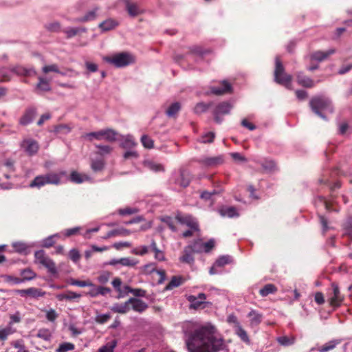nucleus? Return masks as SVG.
Wrapping results in <instances>:
<instances>
[{
  "mask_svg": "<svg viewBox=\"0 0 352 352\" xmlns=\"http://www.w3.org/2000/svg\"><path fill=\"white\" fill-rule=\"evenodd\" d=\"M190 352H217L223 346V340L214 335V327H202L191 333L186 340Z\"/></svg>",
  "mask_w": 352,
  "mask_h": 352,
  "instance_id": "f257e3e1",
  "label": "nucleus"
},
{
  "mask_svg": "<svg viewBox=\"0 0 352 352\" xmlns=\"http://www.w3.org/2000/svg\"><path fill=\"white\" fill-rule=\"evenodd\" d=\"M67 173L65 170L58 172H50L45 175L36 176L30 184V188H41L47 184L59 185L61 184V179L66 176Z\"/></svg>",
  "mask_w": 352,
  "mask_h": 352,
  "instance_id": "f03ea898",
  "label": "nucleus"
},
{
  "mask_svg": "<svg viewBox=\"0 0 352 352\" xmlns=\"http://www.w3.org/2000/svg\"><path fill=\"white\" fill-rule=\"evenodd\" d=\"M309 106L312 111L318 116L324 120H327V117L323 112H333V107L331 101L324 96H316L311 99Z\"/></svg>",
  "mask_w": 352,
  "mask_h": 352,
  "instance_id": "7ed1b4c3",
  "label": "nucleus"
},
{
  "mask_svg": "<svg viewBox=\"0 0 352 352\" xmlns=\"http://www.w3.org/2000/svg\"><path fill=\"white\" fill-rule=\"evenodd\" d=\"M291 75L285 72V68L279 57L275 58L274 80L279 85L285 86L289 89H292Z\"/></svg>",
  "mask_w": 352,
  "mask_h": 352,
  "instance_id": "20e7f679",
  "label": "nucleus"
},
{
  "mask_svg": "<svg viewBox=\"0 0 352 352\" xmlns=\"http://www.w3.org/2000/svg\"><path fill=\"white\" fill-rule=\"evenodd\" d=\"M118 133L112 129H106L98 131L90 132L84 134L82 137L89 142L94 140H104L109 142H113L117 140Z\"/></svg>",
  "mask_w": 352,
  "mask_h": 352,
  "instance_id": "39448f33",
  "label": "nucleus"
},
{
  "mask_svg": "<svg viewBox=\"0 0 352 352\" xmlns=\"http://www.w3.org/2000/svg\"><path fill=\"white\" fill-rule=\"evenodd\" d=\"M103 60L116 67H124L134 63V58L127 52H121L111 56H105Z\"/></svg>",
  "mask_w": 352,
  "mask_h": 352,
  "instance_id": "423d86ee",
  "label": "nucleus"
},
{
  "mask_svg": "<svg viewBox=\"0 0 352 352\" xmlns=\"http://www.w3.org/2000/svg\"><path fill=\"white\" fill-rule=\"evenodd\" d=\"M34 257L36 262L46 267L50 274L53 275L57 274L58 271L55 263L45 254L43 250L36 251Z\"/></svg>",
  "mask_w": 352,
  "mask_h": 352,
  "instance_id": "0eeeda50",
  "label": "nucleus"
},
{
  "mask_svg": "<svg viewBox=\"0 0 352 352\" xmlns=\"http://www.w3.org/2000/svg\"><path fill=\"white\" fill-rule=\"evenodd\" d=\"M332 292L329 294V302L331 306L339 307L344 300V296L341 294L338 283L333 282L331 284Z\"/></svg>",
  "mask_w": 352,
  "mask_h": 352,
  "instance_id": "6e6552de",
  "label": "nucleus"
},
{
  "mask_svg": "<svg viewBox=\"0 0 352 352\" xmlns=\"http://www.w3.org/2000/svg\"><path fill=\"white\" fill-rule=\"evenodd\" d=\"M175 219L181 224L186 225L195 231L199 230L198 222L192 215L183 214L178 212L175 215Z\"/></svg>",
  "mask_w": 352,
  "mask_h": 352,
  "instance_id": "1a4fd4ad",
  "label": "nucleus"
},
{
  "mask_svg": "<svg viewBox=\"0 0 352 352\" xmlns=\"http://www.w3.org/2000/svg\"><path fill=\"white\" fill-rule=\"evenodd\" d=\"M232 107V104L228 102H222L218 104L213 111L215 122L221 123L222 120L219 116L229 113Z\"/></svg>",
  "mask_w": 352,
  "mask_h": 352,
  "instance_id": "9d476101",
  "label": "nucleus"
},
{
  "mask_svg": "<svg viewBox=\"0 0 352 352\" xmlns=\"http://www.w3.org/2000/svg\"><path fill=\"white\" fill-rule=\"evenodd\" d=\"M90 289L88 292L86 293V295L89 296L90 297L95 298L99 295L106 296L107 294L111 292V289L106 287L102 286H97L92 283V285H89Z\"/></svg>",
  "mask_w": 352,
  "mask_h": 352,
  "instance_id": "9b49d317",
  "label": "nucleus"
},
{
  "mask_svg": "<svg viewBox=\"0 0 352 352\" xmlns=\"http://www.w3.org/2000/svg\"><path fill=\"white\" fill-rule=\"evenodd\" d=\"M21 146L29 155H35L38 150L37 142L32 139L23 140Z\"/></svg>",
  "mask_w": 352,
  "mask_h": 352,
  "instance_id": "f8f14e48",
  "label": "nucleus"
},
{
  "mask_svg": "<svg viewBox=\"0 0 352 352\" xmlns=\"http://www.w3.org/2000/svg\"><path fill=\"white\" fill-rule=\"evenodd\" d=\"M129 302L131 309L138 313H142L148 308V305L145 302L137 298H130Z\"/></svg>",
  "mask_w": 352,
  "mask_h": 352,
  "instance_id": "ddd939ff",
  "label": "nucleus"
},
{
  "mask_svg": "<svg viewBox=\"0 0 352 352\" xmlns=\"http://www.w3.org/2000/svg\"><path fill=\"white\" fill-rule=\"evenodd\" d=\"M296 76V81L299 85L307 88H311L314 87V81L311 78L305 75L302 72H297Z\"/></svg>",
  "mask_w": 352,
  "mask_h": 352,
  "instance_id": "4468645a",
  "label": "nucleus"
},
{
  "mask_svg": "<svg viewBox=\"0 0 352 352\" xmlns=\"http://www.w3.org/2000/svg\"><path fill=\"white\" fill-rule=\"evenodd\" d=\"M125 4L126 10L131 16L135 17L143 13V11L138 3H132L129 0H126Z\"/></svg>",
  "mask_w": 352,
  "mask_h": 352,
  "instance_id": "2eb2a0df",
  "label": "nucleus"
},
{
  "mask_svg": "<svg viewBox=\"0 0 352 352\" xmlns=\"http://www.w3.org/2000/svg\"><path fill=\"white\" fill-rule=\"evenodd\" d=\"M190 247L186 246L182 252V255L179 258V261L182 263L192 265L195 261L194 254Z\"/></svg>",
  "mask_w": 352,
  "mask_h": 352,
  "instance_id": "dca6fc26",
  "label": "nucleus"
},
{
  "mask_svg": "<svg viewBox=\"0 0 352 352\" xmlns=\"http://www.w3.org/2000/svg\"><path fill=\"white\" fill-rule=\"evenodd\" d=\"M200 162L206 167H214L223 162L221 156L205 157L200 160Z\"/></svg>",
  "mask_w": 352,
  "mask_h": 352,
  "instance_id": "f3484780",
  "label": "nucleus"
},
{
  "mask_svg": "<svg viewBox=\"0 0 352 352\" xmlns=\"http://www.w3.org/2000/svg\"><path fill=\"white\" fill-rule=\"evenodd\" d=\"M191 177L189 172L185 170H180L179 178L176 179L175 183L184 188L187 187L190 182Z\"/></svg>",
  "mask_w": 352,
  "mask_h": 352,
  "instance_id": "a211bd4d",
  "label": "nucleus"
},
{
  "mask_svg": "<svg viewBox=\"0 0 352 352\" xmlns=\"http://www.w3.org/2000/svg\"><path fill=\"white\" fill-rule=\"evenodd\" d=\"M335 52V49H330L327 52L316 51L311 54V58L318 61H322L327 59L329 56L333 54Z\"/></svg>",
  "mask_w": 352,
  "mask_h": 352,
  "instance_id": "6ab92c4d",
  "label": "nucleus"
},
{
  "mask_svg": "<svg viewBox=\"0 0 352 352\" xmlns=\"http://www.w3.org/2000/svg\"><path fill=\"white\" fill-rule=\"evenodd\" d=\"M111 310L115 313L118 314H126L131 310L130 304L129 302V300L126 301L124 303H115L111 307Z\"/></svg>",
  "mask_w": 352,
  "mask_h": 352,
  "instance_id": "aec40b11",
  "label": "nucleus"
},
{
  "mask_svg": "<svg viewBox=\"0 0 352 352\" xmlns=\"http://www.w3.org/2000/svg\"><path fill=\"white\" fill-rule=\"evenodd\" d=\"M36 114V111L34 108H30L26 111L25 114L20 119V124L22 125H27L30 123Z\"/></svg>",
  "mask_w": 352,
  "mask_h": 352,
  "instance_id": "412c9836",
  "label": "nucleus"
},
{
  "mask_svg": "<svg viewBox=\"0 0 352 352\" xmlns=\"http://www.w3.org/2000/svg\"><path fill=\"white\" fill-rule=\"evenodd\" d=\"M10 69L12 72H14V74H16L19 76H33V75L36 74V72L33 69H32V68L27 69L25 67L19 66V65L13 67Z\"/></svg>",
  "mask_w": 352,
  "mask_h": 352,
  "instance_id": "4be33fe9",
  "label": "nucleus"
},
{
  "mask_svg": "<svg viewBox=\"0 0 352 352\" xmlns=\"http://www.w3.org/2000/svg\"><path fill=\"white\" fill-rule=\"evenodd\" d=\"M38 82L36 85V89L38 91H49L51 90L50 81L43 77L38 78Z\"/></svg>",
  "mask_w": 352,
  "mask_h": 352,
  "instance_id": "5701e85b",
  "label": "nucleus"
},
{
  "mask_svg": "<svg viewBox=\"0 0 352 352\" xmlns=\"http://www.w3.org/2000/svg\"><path fill=\"white\" fill-rule=\"evenodd\" d=\"M137 145L132 135H128L123 137L120 146L124 149H132Z\"/></svg>",
  "mask_w": 352,
  "mask_h": 352,
  "instance_id": "b1692460",
  "label": "nucleus"
},
{
  "mask_svg": "<svg viewBox=\"0 0 352 352\" xmlns=\"http://www.w3.org/2000/svg\"><path fill=\"white\" fill-rule=\"evenodd\" d=\"M131 233L129 230L121 228L117 230H113L107 233V234L103 237L104 239H109L111 237L121 235V236H128Z\"/></svg>",
  "mask_w": 352,
  "mask_h": 352,
  "instance_id": "393cba45",
  "label": "nucleus"
},
{
  "mask_svg": "<svg viewBox=\"0 0 352 352\" xmlns=\"http://www.w3.org/2000/svg\"><path fill=\"white\" fill-rule=\"evenodd\" d=\"M118 23L116 21H115L112 19H109L100 23L99 24V28L102 31H109V30L114 29L116 27L118 26Z\"/></svg>",
  "mask_w": 352,
  "mask_h": 352,
  "instance_id": "a878e982",
  "label": "nucleus"
},
{
  "mask_svg": "<svg viewBox=\"0 0 352 352\" xmlns=\"http://www.w3.org/2000/svg\"><path fill=\"white\" fill-rule=\"evenodd\" d=\"M248 316L250 318V322L252 327L259 324L262 320V315L255 310L250 311Z\"/></svg>",
  "mask_w": 352,
  "mask_h": 352,
  "instance_id": "bb28decb",
  "label": "nucleus"
},
{
  "mask_svg": "<svg viewBox=\"0 0 352 352\" xmlns=\"http://www.w3.org/2000/svg\"><path fill=\"white\" fill-rule=\"evenodd\" d=\"M231 86L230 83H228L227 81H223L222 82V87L217 88V87H212L211 89V91L212 94L215 95H222L226 93H228L230 91Z\"/></svg>",
  "mask_w": 352,
  "mask_h": 352,
  "instance_id": "cd10ccee",
  "label": "nucleus"
},
{
  "mask_svg": "<svg viewBox=\"0 0 352 352\" xmlns=\"http://www.w3.org/2000/svg\"><path fill=\"white\" fill-rule=\"evenodd\" d=\"M89 178L87 175H82L77 171H72L70 175L71 182L76 184H80L85 181L88 180Z\"/></svg>",
  "mask_w": 352,
  "mask_h": 352,
  "instance_id": "c85d7f7f",
  "label": "nucleus"
},
{
  "mask_svg": "<svg viewBox=\"0 0 352 352\" xmlns=\"http://www.w3.org/2000/svg\"><path fill=\"white\" fill-rule=\"evenodd\" d=\"M276 291L277 287L274 285L269 283L259 290V294L261 296L265 297L270 294H274Z\"/></svg>",
  "mask_w": 352,
  "mask_h": 352,
  "instance_id": "c756f323",
  "label": "nucleus"
},
{
  "mask_svg": "<svg viewBox=\"0 0 352 352\" xmlns=\"http://www.w3.org/2000/svg\"><path fill=\"white\" fill-rule=\"evenodd\" d=\"M340 341L338 340H331L324 345H322L321 347L318 349L319 352H327L329 351L333 350L336 348V346L340 344Z\"/></svg>",
  "mask_w": 352,
  "mask_h": 352,
  "instance_id": "7c9ffc66",
  "label": "nucleus"
},
{
  "mask_svg": "<svg viewBox=\"0 0 352 352\" xmlns=\"http://www.w3.org/2000/svg\"><path fill=\"white\" fill-rule=\"evenodd\" d=\"M144 166L149 170L155 172H161L164 170V166L153 161H145Z\"/></svg>",
  "mask_w": 352,
  "mask_h": 352,
  "instance_id": "2f4dec72",
  "label": "nucleus"
},
{
  "mask_svg": "<svg viewBox=\"0 0 352 352\" xmlns=\"http://www.w3.org/2000/svg\"><path fill=\"white\" fill-rule=\"evenodd\" d=\"M219 213L222 217H234L238 216V213L234 207L223 208L219 210Z\"/></svg>",
  "mask_w": 352,
  "mask_h": 352,
  "instance_id": "473e14b6",
  "label": "nucleus"
},
{
  "mask_svg": "<svg viewBox=\"0 0 352 352\" xmlns=\"http://www.w3.org/2000/svg\"><path fill=\"white\" fill-rule=\"evenodd\" d=\"M261 165L266 173H272L276 169V163L273 160H265Z\"/></svg>",
  "mask_w": 352,
  "mask_h": 352,
  "instance_id": "72a5a7b5",
  "label": "nucleus"
},
{
  "mask_svg": "<svg viewBox=\"0 0 352 352\" xmlns=\"http://www.w3.org/2000/svg\"><path fill=\"white\" fill-rule=\"evenodd\" d=\"M87 31L85 28H73L65 30L63 32L66 34L67 38H72L80 32H85Z\"/></svg>",
  "mask_w": 352,
  "mask_h": 352,
  "instance_id": "f704fd0d",
  "label": "nucleus"
},
{
  "mask_svg": "<svg viewBox=\"0 0 352 352\" xmlns=\"http://www.w3.org/2000/svg\"><path fill=\"white\" fill-rule=\"evenodd\" d=\"M181 106L179 102L172 104L166 110V114L169 117L175 116L177 113L180 110Z\"/></svg>",
  "mask_w": 352,
  "mask_h": 352,
  "instance_id": "c9c22d12",
  "label": "nucleus"
},
{
  "mask_svg": "<svg viewBox=\"0 0 352 352\" xmlns=\"http://www.w3.org/2000/svg\"><path fill=\"white\" fill-rule=\"evenodd\" d=\"M138 263V261L128 257L121 258L119 259V264L123 266L133 267Z\"/></svg>",
  "mask_w": 352,
  "mask_h": 352,
  "instance_id": "e433bc0d",
  "label": "nucleus"
},
{
  "mask_svg": "<svg viewBox=\"0 0 352 352\" xmlns=\"http://www.w3.org/2000/svg\"><path fill=\"white\" fill-rule=\"evenodd\" d=\"M96 11L97 10H93L88 12L83 17L77 19L76 21L77 22H86L89 21L94 20L96 17Z\"/></svg>",
  "mask_w": 352,
  "mask_h": 352,
  "instance_id": "4c0bfd02",
  "label": "nucleus"
},
{
  "mask_svg": "<svg viewBox=\"0 0 352 352\" xmlns=\"http://www.w3.org/2000/svg\"><path fill=\"white\" fill-rule=\"evenodd\" d=\"M187 246L190 247L192 249V252H194L195 254L201 253L204 251L202 241L201 240H196L192 243Z\"/></svg>",
  "mask_w": 352,
  "mask_h": 352,
  "instance_id": "58836bf2",
  "label": "nucleus"
},
{
  "mask_svg": "<svg viewBox=\"0 0 352 352\" xmlns=\"http://www.w3.org/2000/svg\"><path fill=\"white\" fill-rule=\"evenodd\" d=\"M182 283V278L179 276H173L169 283L166 287V289H172L174 287L179 286Z\"/></svg>",
  "mask_w": 352,
  "mask_h": 352,
  "instance_id": "ea45409f",
  "label": "nucleus"
},
{
  "mask_svg": "<svg viewBox=\"0 0 352 352\" xmlns=\"http://www.w3.org/2000/svg\"><path fill=\"white\" fill-rule=\"evenodd\" d=\"M151 247L152 248V250L154 251L155 252V258L159 261H164V254L162 251H160L157 247V244L155 243V241H152L151 242Z\"/></svg>",
  "mask_w": 352,
  "mask_h": 352,
  "instance_id": "a19ab883",
  "label": "nucleus"
},
{
  "mask_svg": "<svg viewBox=\"0 0 352 352\" xmlns=\"http://www.w3.org/2000/svg\"><path fill=\"white\" fill-rule=\"evenodd\" d=\"M69 283L72 285L78 286L80 287H89V285H92V283L89 280H78L74 278L69 279Z\"/></svg>",
  "mask_w": 352,
  "mask_h": 352,
  "instance_id": "79ce46f5",
  "label": "nucleus"
},
{
  "mask_svg": "<svg viewBox=\"0 0 352 352\" xmlns=\"http://www.w3.org/2000/svg\"><path fill=\"white\" fill-rule=\"evenodd\" d=\"M104 164L102 160H91V168L94 172L100 171L103 169Z\"/></svg>",
  "mask_w": 352,
  "mask_h": 352,
  "instance_id": "37998d69",
  "label": "nucleus"
},
{
  "mask_svg": "<svg viewBox=\"0 0 352 352\" xmlns=\"http://www.w3.org/2000/svg\"><path fill=\"white\" fill-rule=\"evenodd\" d=\"M45 294V292H43L40 289L34 288V287L28 289L27 295H30L34 298L42 297Z\"/></svg>",
  "mask_w": 352,
  "mask_h": 352,
  "instance_id": "c03bdc74",
  "label": "nucleus"
},
{
  "mask_svg": "<svg viewBox=\"0 0 352 352\" xmlns=\"http://www.w3.org/2000/svg\"><path fill=\"white\" fill-rule=\"evenodd\" d=\"M187 299L191 303L190 307L193 309H198L204 303L203 301L198 300V298L195 296L190 295L188 296Z\"/></svg>",
  "mask_w": 352,
  "mask_h": 352,
  "instance_id": "a18cd8bd",
  "label": "nucleus"
},
{
  "mask_svg": "<svg viewBox=\"0 0 352 352\" xmlns=\"http://www.w3.org/2000/svg\"><path fill=\"white\" fill-rule=\"evenodd\" d=\"M54 132L60 134H67L71 131V127L67 124H59L54 127Z\"/></svg>",
  "mask_w": 352,
  "mask_h": 352,
  "instance_id": "49530a36",
  "label": "nucleus"
},
{
  "mask_svg": "<svg viewBox=\"0 0 352 352\" xmlns=\"http://www.w3.org/2000/svg\"><path fill=\"white\" fill-rule=\"evenodd\" d=\"M42 71L45 74H47L50 72H56L58 74H60L62 75H65L64 73H62L60 72L58 65L56 64H52L50 65H45L43 67Z\"/></svg>",
  "mask_w": 352,
  "mask_h": 352,
  "instance_id": "de8ad7c7",
  "label": "nucleus"
},
{
  "mask_svg": "<svg viewBox=\"0 0 352 352\" xmlns=\"http://www.w3.org/2000/svg\"><path fill=\"white\" fill-rule=\"evenodd\" d=\"M116 346V342L113 340L111 342H108L104 346H102L99 349L98 352H113V349Z\"/></svg>",
  "mask_w": 352,
  "mask_h": 352,
  "instance_id": "09e8293b",
  "label": "nucleus"
},
{
  "mask_svg": "<svg viewBox=\"0 0 352 352\" xmlns=\"http://www.w3.org/2000/svg\"><path fill=\"white\" fill-rule=\"evenodd\" d=\"M141 142L142 145L146 148H153L154 146L153 140L146 135L142 136Z\"/></svg>",
  "mask_w": 352,
  "mask_h": 352,
  "instance_id": "8fccbe9b",
  "label": "nucleus"
},
{
  "mask_svg": "<svg viewBox=\"0 0 352 352\" xmlns=\"http://www.w3.org/2000/svg\"><path fill=\"white\" fill-rule=\"evenodd\" d=\"M210 103L206 104L204 102H199L196 104L194 111H195V113L200 114L204 112H206L208 110V109L210 107Z\"/></svg>",
  "mask_w": 352,
  "mask_h": 352,
  "instance_id": "3c124183",
  "label": "nucleus"
},
{
  "mask_svg": "<svg viewBox=\"0 0 352 352\" xmlns=\"http://www.w3.org/2000/svg\"><path fill=\"white\" fill-rule=\"evenodd\" d=\"M277 341L279 344L283 346H289L294 342V338H288L287 336H281L278 337L277 338Z\"/></svg>",
  "mask_w": 352,
  "mask_h": 352,
  "instance_id": "603ef678",
  "label": "nucleus"
},
{
  "mask_svg": "<svg viewBox=\"0 0 352 352\" xmlns=\"http://www.w3.org/2000/svg\"><path fill=\"white\" fill-rule=\"evenodd\" d=\"M12 247L16 252L19 253L25 252L28 249V245L22 242H15L12 243Z\"/></svg>",
  "mask_w": 352,
  "mask_h": 352,
  "instance_id": "864d4df0",
  "label": "nucleus"
},
{
  "mask_svg": "<svg viewBox=\"0 0 352 352\" xmlns=\"http://www.w3.org/2000/svg\"><path fill=\"white\" fill-rule=\"evenodd\" d=\"M214 137H215L214 133L208 132V133H206V134L203 135L201 137L200 141H201V142L204 143V144L211 143L213 142Z\"/></svg>",
  "mask_w": 352,
  "mask_h": 352,
  "instance_id": "5fc2aeb1",
  "label": "nucleus"
},
{
  "mask_svg": "<svg viewBox=\"0 0 352 352\" xmlns=\"http://www.w3.org/2000/svg\"><path fill=\"white\" fill-rule=\"evenodd\" d=\"M74 349V345L69 342L61 344L56 349V352H67Z\"/></svg>",
  "mask_w": 352,
  "mask_h": 352,
  "instance_id": "6e6d98bb",
  "label": "nucleus"
},
{
  "mask_svg": "<svg viewBox=\"0 0 352 352\" xmlns=\"http://www.w3.org/2000/svg\"><path fill=\"white\" fill-rule=\"evenodd\" d=\"M236 333L243 341L246 342H249V338L246 331L239 324L237 325Z\"/></svg>",
  "mask_w": 352,
  "mask_h": 352,
  "instance_id": "4d7b16f0",
  "label": "nucleus"
},
{
  "mask_svg": "<svg viewBox=\"0 0 352 352\" xmlns=\"http://www.w3.org/2000/svg\"><path fill=\"white\" fill-rule=\"evenodd\" d=\"M231 257L229 256H222L219 257L217 261L215 264L217 266H224L226 264H228L231 262Z\"/></svg>",
  "mask_w": 352,
  "mask_h": 352,
  "instance_id": "13d9d810",
  "label": "nucleus"
},
{
  "mask_svg": "<svg viewBox=\"0 0 352 352\" xmlns=\"http://www.w3.org/2000/svg\"><path fill=\"white\" fill-rule=\"evenodd\" d=\"M96 147L99 149L98 154L100 155L109 154L112 151V148L108 145L97 144Z\"/></svg>",
  "mask_w": 352,
  "mask_h": 352,
  "instance_id": "bf43d9fd",
  "label": "nucleus"
},
{
  "mask_svg": "<svg viewBox=\"0 0 352 352\" xmlns=\"http://www.w3.org/2000/svg\"><path fill=\"white\" fill-rule=\"evenodd\" d=\"M111 318V315L109 314H98L96 316L95 321L99 324H104L107 322Z\"/></svg>",
  "mask_w": 352,
  "mask_h": 352,
  "instance_id": "052dcab7",
  "label": "nucleus"
},
{
  "mask_svg": "<svg viewBox=\"0 0 352 352\" xmlns=\"http://www.w3.org/2000/svg\"><path fill=\"white\" fill-rule=\"evenodd\" d=\"M22 275L23 276V278H22L23 281L32 280L36 276V274L30 269L23 270Z\"/></svg>",
  "mask_w": 352,
  "mask_h": 352,
  "instance_id": "680f3d73",
  "label": "nucleus"
},
{
  "mask_svg": "<svg viewBox=\"0 0 352 352\" xmlns=\"http://www.w3.org/2000/svg\"><path fill=\"white\" fill-rule=\"evenodd\" d=\"M12 331L10 327L0 329V340H6L8 336L12 334Z\"/></svg>",
  "mask_w": 352,
  "mask_h": 352,
  "instance_id": "e2e57ef3",
  "label": "nucleus"
},
{
  "mask_svg": "<svg viewBox=\"0 0 352 352\" xmlns=\"http://www.w3.org/2000/svg\"><path fill=\"white\" fill-rule=\"evenodd\" d=\"M219 191H217L216 190H213L211 192L203 191L200 195V197H201V199L207 201V200H210L213 195L219 194Z\"/></svg>",
  "mask_w": 352,
  "mask_h": 352,
  "instance_id": "0e129e2a",
  "label": "nucleus"
},
{
  "mask_svg": "<svg viewBox=\"0 0 352 352\" xmlns=\"http://www.w3.org/2000/svg\"><path fill=\"white\" fill-rule=\"evenodd\" d=\"M37 336L45 340H49L51 338V333L48 329H43L38 331Z\"/></svg>",
  "mask_w": 352,
  "mask_h": 352,
  "instance_id": "69168bd1",
  "label": "nucleus"
},
{
  "mask_svg": "<svg viewBox=\"0 0 352 352\" xmlns=\"http://www.w3.org/2000/svg\"><path fill=\"white\" fill-rule=\"evenodd\" d=\"M162 221L164 222L172 231L175 232L177 230L174 221L170 217H165L162 219Z\"/></svg>",
  "mask_w": 352,
  "mask_h": 352,
  "instance_id": "338daca9",
  "label": "nucleus"
},
{
  "mask_svg": "<svg viewBox=\"0 0 352 352\" xmlns=\"http://www.w3.org/2000/svg\"><path fill=\"white\" fill-rule=\"evenodd\" d=\"M4 280L12 284H19L23 282V280L20 278L8 275L4 276Z\"/></svg>",
  "mask_w": 352,
  "mask_h": 352,
  "instance_id": "774afa93",
  "label": "nucleus"
}]
</instances>
